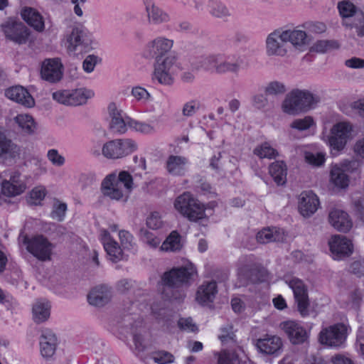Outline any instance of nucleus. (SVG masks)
<instances>
[{"mask_svg": "<svg viewBox=\"0 0 364 364\" xmlns=\"http://www.w3.org/2000/svg\"><path fill=\"white\" fill-rule=\"evenodd\" d=\"M196 274V268L191 263L173 267L163 274L161 277L162 301L153 303L150 307L156 320L165 323L172 320L175 314V311L171 308L172 301L183 300L185 297L183 292H179L176 289L189 285Z\"/></svg>", "mask_w": 364, "mask_h": 364, "instance_id": "nucleus-1", "label": "nucleus"}, {"mask_svg": "<svg viewBox=\"0 0 364 364\" xmlns=\"http://www.w3.org/2000/svg\"><path fill=\"white\" fill-rule=\"evenodd\" d=\"M172 46L173 41L164 38H158L154 40L144 52L145 58L156 59L154 79L157 80L161 84H172L173 82L172 75L181 70L176 64L175 55H168L162 60V58L166 55Z\"/></svg>", "mask_w": 364, "mask_h": 364, "instance_id": "nucleus-2", "label": "nucleus"}, {"mask_svg": "<svg viewBox=\"0 0 364 364\" xmlns=\"http://www.w3.org/2000/svg\"><path fill=\"white\" fill-rule=\"evenodd\" d=\"M132 186V176L127 171H121L118 175L113 172L106 176L102 181L101 191L112 200L127 201Z\"/></svg>", "mask_w": 364, "mask_h": 364, "instance_id": "nucleus-3", "label": "nucleus"}, {"mask_svg": "<svg viewBox=\"0 0 364 364\" xmlns=\"http://www.w3.org/2000/svg\"><path fill=\"white\" fill-rule=\"evenodd\" d=\"M174 208L191 222H197L205 218V205L188 191L183 193L175 199Z\"/></svg>", "mask_w": 364, "mask_h": 364, "instance_id": "nucleus-4", "label": "nucleus"}, {"mask_svg": "<svg viewBox=\"0 0 364 364\" xmlns=\"http://www.w3.org/2000/svg\"><path fill=\"white\" fill-rule=\"evenodd\" d=\"M318 101L319 97L309 91L294 90L287 95L282 109L285 113L296 114L313 108Z\"/></svg>", "mask_w": 364, "mask_h": 364, "instance_id": "nucleus-5", "label": "nucleus"}, {"mask_svg": "<svg viewBox=\"0 0 364 364\" xmlns=\"http://www.w3.org/2000/svg\"><path fill=\"white\" fill-rule=\"evenodd\" d=\"M350 331L351 328L348 325L336 323L322 328L318 340L321 344L332 348H343Z\"/></svg>", "mask_w": 364, "mask_h": 364, "instance_id": "nucleus-6", "label": "nucleus"}, {"mask_svg": "<svg viewBox=\"0 0 364 364\" xmlns=\"http://www.w3.org/2000/svg\"><path fill=\"white\" fill-rule=\"evenodd\" d=\"M353 127L349 122H339L333 125L328 136V142L332 151H342L351 138Z\"/></svg>", "mask_w": 364, "mask_h": 364, "instance_id": "nucleus-7", "label": "nucleus"}, {"mask_svg": "<svg viewBox=\"0 0 364 364\" xmlns=\"http://www.w3.org/2000/svg\"><path fill=\"white\" fill-rule=\"evenodd\" d=\"M28 252L41 261L50 259L52 245L48 240L42 235L28 237L26 235L23 240Z\"/></svg>", "mask_w": 364, "mask_h": 364, "instance_id": "nucleus-8", "label": "nucleus"}, {"mask_svg": "<svg viewBox=\"0 0 364 364\" xmlns=\"http://www.w3.org/2000/svg\"><path fill=\"white\" fill-rule=\"evenodd\" d=\"M94 96V92L87 89L73 90H58L53 93V98L58 102L68 105L78 106L86 103L87 100Z\"/></svg>", "mask_w": 364, "mask_h": 364, "instance_id": "nucleus-9", "label": "nucleus"}, {"mask_svg": "<svg viewBox=\"0 0 364 364\" xmlns=\"http://www.w3.org/2000/svg\"><path fill=\"white\" fill-rule=\"evenodd\" d=\"M136 148V144L132 139H116L103 146L102 154L109 159H119L132 154Z\"/></svg>", "mask_w": 364, "mask_h": 364, "instance_id": "nucleus-10", "label": "nucleus"}, {"mask_svg": "<svg viewBox=\"0 0 364 364\" xmlns=\"http://www.w3.org/2000/svg\"><path fill=\"white\" fill-rule=\"evenodd\" d=\"M90 43L89 33L82 26L74 27L66 38V47L69 53H80L86 51Z\"/></svg>", "mask_w": 364, "mask_h": 364, "instance_id": "nucleus-11", "label": "nucleus"}, {"mask_svg": "<svg viewBox=\"0 0 364 364\" xmlns=\"http://www.w3.org/2000/svg\"><path fill=\"white\" fill-rule=\"evenodd\" d=\"M6 38L16 44H26L31 36L30 30L21 22L9 20L1 25Z\"/></svg>", "mask_w": 364, "mask_h": 364, "instance_id": "nucleus-12", "label": "nucleus"}, {"mask_svg": "<svg viewBox=\"0 0 364 364\" xmlns=\"http://www.w3.org/2000/svg\"><path fill=\"white\" fill-rule=\"evenodd\" d=\"M216 55H210L203 58L199 62L200 65L194 67L195 69H203L206 71L216 73H225L228 72L236 73L240 68L238 62L231 63L230 62H222Z\"/></svg>", "mask_w": 364, "mask_h": 364, "instance_id": "nucleus-13", "label": "nucleus"}, {"mask_svg": "<svg viewBox=\"0 0 364 364\" xmlns=\"http://www.w3.org/2000/svg\"><path fill=\"white\" fill-rule=\"evenodd\" d=\"M279 327L294 345L303 344L309 338L306 329L300 323L295 321H283L280 323Z\"/></svg>", "mask_w": 364, "mask_h": 364, "instance_id": "nucleus-14", "label": "nucleus"}, {"mask_svg": "<svg viewBox=\"0 0 364 364\" xmlns=\"http://www.w3.org/2000/svg\"><path fill=\"white\" fill-rule=\"evenodd\" d=\"M330 251L334 259L341 260L349 257L353 252V245L346 236L335 235L328 242Z\"/></svg>", "mask_w": 364, "mask_h": 364, "instance_id": "nucleus-15", "label": "nucleus"}, {"mask_svg": "<svg viewBox=\"0 0 364 364\" xmlns=\"http://www.w3.org/2000/svg\"><path fill=\"white\" fill-rule=\"evenodd\" d=\"M256 347L264 355L277 356L282 350L283 342L277 336L266 335L257 340Z\"/></svg>", "mask_w": 364, "mask_h": 364, "instance_id": "nucleus-16", "label": "nucleus"}, {"mask_svg": "<svg viewBox=\"0 0 364 364\" xmlns=\"http://www.w3.org/2000/svg\"><path fill=\"white\" fill-rule=\"evenodd\" d=\"M63 68L59 58L46 59L41 66V77L50 82H58L63 77Z\"/></svg>", "mask_w": 364, "mask_h": 364, "instance_id": "nucleus-17", "label": "nucleus"}, {"mask_svg": "<svg viewBox=\"0 0 364 364\" xmlns=\"http://www.w3.org/2000/svg\"><path fill=\"white\" fill-rule=\"evenodd\" d=\"M218 291L216 282L205 281L197 289L196 300L200 306H210L213 304Z\"/></svg>", "mask_w": 364, "mask_h": 364, "instance_id": "nucleus-18", "label": "nucleus"}, {"mask_svg": "<svg viewBox=\"0 0 364 364\" xmlns=\"http://www.w3.org/2000/svg\"><path fill=\"white\" fill-rule=\"evenodd\" d=\"M318 196L311 191H303L299 196V210L304 217L314 214L319 206Z\"/></svg>", "mask_w": 364, "mask_h": 364, "instance_id": "nucleus-19", "label": "nucleus"}, {"mask_svg": "<svg viewBox=\"0 0 364 364\" xmlns=\"http://www.w3.org/2000/svg\"><path fill=\"white\" fill-rule=\"evenodd\" d=\"M100 242L111 261L117 262L122 259V250L118 242L111 237L108 230H102L101 231Z\"/></svg>", "mask_w": 364, "mask_h": 364, "instance_id": "nucleus-20", "label": "nucleus"}, {"mask_svg": "<svg viewBox=\"0 0 364 364\" xmlns=\"http://www.w3.org/2000/svg\"><path fill=\"white\" fill-rule=\"evenodd\" d=\"M5 95L9 99L26 107H31L35 104L33 97L28 91L22 86H14L6 89Z\"/></svg>", "mask_w": 364, "mask_h": 364, "instance_id": "nucleus-21", "label": "nucleus"}, {"mask_svg": "<svg viewBox=\"0 0 364 364\" xmlns=\"http://www.w3.org/2000/svg\"><path fill=\"white\" fill-rule=\"evenodd\" d=\"M329 223L338 231L347 232L352 228V222L348 214L339 210H331L328 216Z\"/></svg>", "mask_w": 364, "mask_h": 364, "instance_id": "nucleus-22", "label": "nucleus"}, {"mask_svg": "<svg viewBox=\"0 0 364 364\" xmlns=\"http://www.w3.org/2000/svg\"><path fill=\"white\" fill-rule=\"evenodd\" d=\"M111 299L110 289L105 285H100L92 289L87 295V301L90 305L102 306Z\"/></svg>", "mask_w": 364, "mask_h": 364, "instance_id": "nucleus-23", "label": "nucleus"}, {"mask_svg": "<svg viewBox=\"0 0 364 364\" xmlns=\"http://www.w3.org/2000/svg\"><path fill=\"white\" fill-rule=\"evenodd\" d=\"M22 18L34 30L41 32L45 28L43 16L35 9L24 7L21 12Z\"/></svg>", "mask_w": 364, "mask_h": 364, "instance_id": "nucleus-24", "label": "nucleus"}, {"mask_svg": "<svg viewBox=\"0 0 364 364\" xmlns=\"http://www.w3.org/2000/svg\"><path fill=\"white\" fill-rule=\"evenodd\" d=\"M281 32L275 31L270 33L267 38V52L269 55H276L284 56L287 50L285 42L279 37Z\"/></svg>", "mask_w": 364, "mask_h": 364, "instance_id": "nucleus-25", "label": "nucleus"}, {"mask_svg": "<svg viewBox=\"0 0 364 364\" xmlns=\"http://www.w3.org/2000/svg\"><path fill=\"white\" fill-rule=\"evenodd\" d=\"M57 338L49 329L43 331L40 338L41 353L44 358L51 357L55 351Z\"/></svg>", "mask_w": 364, "mask_h": 364, "instance_id": "nucleus-26", "label": "nucleus"}, {"mask_svg": "<svg viewBox=\"0 0 364 364\" xmlns=\"http://www.w3.org/2000/svg\"><path fill=\"white\" fill-rule=\"evenodd\" d=\"M187 158L181 156L170 155L166 162V168L173 176H181L186 172Z\"/></svg>", "mask_w": 364, "mask_h": 364, "instance_id": "nucleus-27", "label": "nucleus"}, {"mask_svg": "<svg viewBox=\"0 0 364 364\" xmlns=\"http://www.w3.org/2000/svg\"><path fill=\"white\" fill-rule=\"evenodd\" d=\"M269 173L278 186L286 183L287 166L284 161H276L272 163L269 166Z\"/></svg>", "mask_w": 364, "mask_h": 364, "instance_id": "nucleus-28", "label": "nucleus"}, {"mask_svg": "<svg viewBox=\"0 0 364 364\" xmlns=\"http://www.w3.org/2000/svg\"><path fill=\"white\" fill-rule=\"evenodd\" d=\"M108 110L112 118L110 129L116 132L124 133L127 131L126 123L122 117L121 112L117 109L115 103H110L108 106Z\"/></svg>", "mask_w": 364, "mask_h": 364, "instance_id": "nucleus-29", "label": "nucleus"}, {"mask_svg": "<svg viewBox=\"0 0 364 364\" xmlns=\"http://www.w3.org/2000/svg\"><path fill=\"white\" fill-rule=\"evenodd\" d=\"M257 241L261 244H267L272 242L280 241L283 239V234L280 229L272 228H264L257 233Z\"/></svg>", "mask_w": 364, "mask_h": 364, "instance_id": "nucleus-30", "label": "nucleus"}, {"mask_svg": "<svg viewBox=\"0 0 364 364\" xmlns=\"http://www.w3.org/2000/svg\"><path fill=\"white\" fill-rule=\"evenodd\" d=\"M331 183L336 187L346 188L349 184L348 175L344 171L339 164L332 166L330 172Z\"/></svg>", "mask_w": 364, "mask_h": 364, "instance_id": "nucleus-31", "label": "nucleus"}, {"mask_svg": "<svg viewBox=\"0 0 364 364\" xmlns=\"http://www.w3.org/2000/svg\"><path fill=\"white\" fill-rule=\"evenodd\" d=\"M282 41L290 42L294 46L304 45L306 40V33L301 30H287L281 33L279 36Z\"/></svg>", "mask_w": 364, "mask_h": 364, "instance_id": "nucleus-32", "label": "nucleus"}, {"mask_svg": "<svg viewBox=\"0 0 364 364\" xmlns=\"http://www.w3.org/2000/svg\"><path fill=\"white\" fill-rule=\"evenodd\" d=\"M144 3L150 21L154 23H160L168 20V14L156 7L152 0H144Z\"/></svg>", "mask_w": 364, "mask_h": 364, "instance_id": "nucleus-33", "label": "nucleus"}, {"mask_svg": "<svg viewBox=\"0 0 364 364\" xmlns=\"http://www.w3.org/2000/svg\"><path fill=\"white\" fill-rule=\"evenodd\" d=\"M19 151L17 145L8 139L4 133L0 132V158L5 156L14 158L19 154Z\"/></svg>", "mask_w": 364, "mask_h": 364, "instance_id": "nucleus-34", "label": "nucleus"}, {"mask_svg": "<svg viewBox=\"0 0 364 364\" xmlns=\"http://www.w3.org/2000/svg\"><path fill=\"white\" fill-rule=\"evenodd\" d=\"M50 305L48 301H38L33 306V317L36 323L46 321L50 316Z\"/></svg>", "mask_w": 364, "mask_h": 364, "instance_id": "nucleus-35", "label": "nucleus"}, {"mask_svg": "<svg viewBox=\"0 0 364 364\" xmlns=\"http://www.w3.org/2000/svg\"><path fill=\"white\" fill-rule=\"evenodd\" d=\"M181 235L176 230H173L160 247L162 251H178L182 247Z\"/></svg>", "mask_w": 364, "mask_h": 364, "instance_id": "nucleus-36", "label": "nucleus"}, {"mask_svg": "<svg viewBox=\"0 0 364 364\" xmlns=\"http://www.w3.org/2000/svg\"><path fill=\"white\" fill-rule=\"evenodd\" d=\"M14 119L18 127L21 129L22 132L29 134L33 133L36 129V123L31 115L19 114Z\"/></svg>", "mask_w": 364, "mask_h": 364, "instance_id": "nucleus-37", "label": "nucleus"}, {"mask_svg": "<svg viewBox=\"0 0 364 364\" xmlns=\"http://www.w3.org/2000/svg\"><path fill=\"white\" fill-rule=\"evenodd\" d=\"M68 206L65 203L60 202L58 199H55L50 216L53 220L62 222L65 218Z\"/></svg>", "mask_w": 364, "mask_h": 364, "instance_id": "nucleus-38", "label": "nucleus"}, {"mask_svg": "<svg viewBox=\"0 0 364 364\" xmlns=\"http://www.w3.org/2000/svg\"><path fill=\"white\" fill-rule=\"evenodd\" d=\"M254 154L260 159H274L278 155L277 151L267 142H264L254 149Z\"/></svg>", "mask_w": 364, "mask_h": 364, "instance_id": "nucleus-39", "label": "nucleus"}, {"mask_svg": "<svg viewBox=\"0 0 364 364\" xmlns=\"http://www.w3.org/2000/svg\"><path fill=\"white\" fill-rule=\"evenodd\" d=\"M23 186H16L8 180L1 182V193L7 197H14L23 193Z\"/></svg>", "mask_w": 364, "mask_h": 364, "instance_id": "nucleus-40", "label": "nucleus"}, {"mask_svg": "<svg viewBox=\"0 0 364 364\" xmlns=\"http://www.w3.org/2000/svg\"><path fill=\"white\" fill-rule=\"evenodd\" d=\"M338 48L339 43L336 41H318L311 47V50L323 53Z\"/></svg>", "mask_w": 364, "mask_h": 364, "instance_id": "nucleus-41", "label": "nucleus"}, {"mask_svg": "<svg viewBox=\"0 0 364 364\" xmlns=\"http://www.w3.org/2000/svg\"><path fill=\"white\" fill-rule=\"evenodd\" d=\"M289 286L293 290L294 299L309 296L307 289L301 280L293 279L290 281Z\"/></svg>", "mask_w": 364, "mask_h": 364, "instance_id": "nucleus-42", "label": "nucleus"}, {"mask_svg": "<svg viewBox=\"0 0 364 364\" xmlns=\"http://www.w3.org/2000/svg\"><path fill=\"white\" fill-rule=\"evenodd\" d=\"M47 194L46 189L43 186L34 187L29 193L31 203L36 205H41Z\"/></svg>", "mask_w": 364, "mask_h": 364, "instance_id": "nucleus-43", "label": "nucleus"}, {"mask_svg": "<svg viewBox=\"0 0 364 364\" xmlns=\"http://www.w3.org/2000/svg\"><path fill=\"white\" fill-rule=\"evenodd\" d=\"M314 124V121L312 117L306 116L303 119H296L294 120L290 127L292 129H297L299 131H305L309 129Z\"/></svg>", "mask_w": 364, "mask_h": 364, "instance_id": "nucleus-44", "label": "nucleus"}, {"mask_svg": "<svg viewBox=\"0 0 364 364\" xmlns=\"http://www.w3.org/2000/svg\"><path fill=\"white\" fill-rule=\"evenodd\" d=\"M338 9L343 18L353 16L356 11L354 4L348 1H343L338 3Z\"/></svg>", "mask_w": 364, "mask_h": 364, "instance_id": "nucleus-45", "label": "nucleus"}, {"mask_svg": "<svg viewBox=\"0 0 364 364\" xmlns=\"http://www.w3.org/2000/svg\"><path fill=\"white\" fill-rule=\"evenodd\" d=\"M267 278V270L260 266H255L251 269L250 279L255 283H261Z\"/></svg>", "mask_w": 364, "mask_h": 364, "instance_id": "nucleus-46", "label": "nucleus"}, {"mask_svg": "<svg viewBox=\"0 0 364 364\" xmlns=\"http://www.w3.org/2000/svg\"><path fill=\"white\" fill-rule=\"evenodd\" d=\"M208 6L210 8V12L213 16L216 17H223L228 14L227 8L223 6L220 2L217 1L211 0L209 1Z\"/></svg>", "mask_w": 364, "mask_h": 364, "instance_id": "nucleus-47", "label": "nucleus"}, {"mask_svg": "<svg viewBox=\"0 0 364 364\" xmlns=\"http://www.w3.org/2000/svg\"><path fill=\"white\" fill-rule=\"evenodd\" d=\"M152 359L158 364H168L173 361V355L165 350H159L153 353Z\"/></svg>", "mask_w": 364, "mask_h": 364, "instance_id": "nucleus-48", "label": "nucleus"}, {"mask_svg": "<svg viewBox=\"0 0 364 364\" xmlns=\"http://www.w3.org/2000/svg\"><path fill=\"white\" fill-rule=\"evenodd\" d=\"M346 174L360 173V163L358 161H344L339 164Z\"/></svg>", "mask_w": 364, "mask_h": 364, "instance_id": "nucleus-49", "label": "nucleus"}, {"mask_svg": "<svg viewBox=\"0 0 364 364\" xmlns=\"http://www.w3.org/2000/svg\"><path fill=\"white\" fill-rule=\"evenodd\" d=\"M128 124L130 127L143 134H150L154 131V129L151 125L145 122L130 119L128 122Z\"/></svg>", "mask_w": 364, "mask_h": 364, "instance_id": "nucleus-50", "label": "nucleus"}, {"mask_svg": "<svg viewBox=\"0 0 364 364\" xmlns=\"http://www.w3.org/2000/svg\"><path fill=\"white\" fill-rule=\"evenodd\" d=\"M306 161L314 166H320L325 163L326 158L323 153L316 154L306 153L305 155Z\"/></svg>", "mask_w": 364, "mask_h": 364, "instance_id": "nucleus-51", "label": "nucleus"}, {"mask_svg": "<svg viewBox=\"0 0 364 364\" xmlns=\"http://www.w3.org/2000/svg\"><path fill=\"white\" fill-rule=\"evenodd\" d=\"M163 221L159 212H152L146 218V225L153 230H158L161 228Z\"/></svg>", "mask_w": 364, "mask_h": 364, "instance_id": "nucleus-52", "label": "nucleus"}, {"mask_svg": "<svg viewBox=\"0 0 364 364\" xmlns=\"http://www.w3.org/2000/svg\"><path fill=\"white\" fill-rule=\"evenodd\" d=\"M285 91V86L282 83L277 81L270 82L265 88V94L267 95L283 94Z\"/></svg>", "mask_w": 364, "mask_h": 364, "instance_id": "nucleus-53", "label": "nucleus"}, {"mask_svg": "<svg viewBox=\"0 0 364 364\" xmlns=\"http://www.w3.org/2000/svg\"><path fill=\"white\" fill-rule=\"evenodd\" d=\"M178 326L182 331L195 333L198 331V326L193 322L191 318H181L178 321Z\"/></svg>", "mask_w": 364, "mask_h": 364, "instance_id": "nucleus-54", "label": "nucleus"}, {"mask_svg": "<svg viewBox=\"0 0 364 364\" xmlns=\"http://www.w3.org/2000/svg\"><path fill=\"white\" fill-rule=\"evenodd\" d=\"M237 355L227 350H223L218 353V364H235Z\"/></svg>", "mask_w": 364, "mask_h": 364, "instance_id": "nucleus-55", "label": "nucleus"}, {"mask_svg": "<svg viewBox=\"0 0 364 364\" xmlns=\"http://www.w3.org/2000/svg\"><path fill=\"white\" fill-rule=\"evenodd\" d=\"M297 305V310L302 317L309 315V296L295 299Z\"/></svg>", "mask_w": 364, "mask_h": 364, "instance_id": "nucleus-56", "label": "nucleus"}, {"mask_svg": "<svg viewBox=\"0 0 364 364\" xmlns=\"http://www.w3.org/2000/svg\"><path fill=\"white\" fill-rule=\"evenodd\" d=\"M132 95L137 101H146L151 97L149 92L140 86L134 87L132 90Z\"/></svg>", "mask_w": 364, "mask_h": 364, "instance_id": "nucleus-57", "label": "nucleus"}, {"mask_svg": "<svg viewBox=\"0 0 364 364\" xmlns=\"http://www.w3.org/2000/svg\"><path fill=\"white\" fill-rule=\"evenodd\" d=\"M350 272L358 277H364V260H356L352 262Z\"/></svg>", "mask_w": 364, "mask_h": 364, "instance_id": "nucleus-58", "label": "nucleus"}, {"mask_svg": "<svg viewBox=\"0 0 364 364\" xmlns=\"http://www.w3.org/2000/svg\"><path fill=\"white\" fill-rule=\"evenodd\" d=\"M144 240L151 247L156 248L159 246L161 240L154 233L146 230L143 234Z\"/></svg>", "mask_w": 364, "mask_h": 364, "instance_id": "nucleus-59", "label": "nucleus"}, {"mask_svg": "<svg viewBox=\"0 0 364 364\" xmlns=\"http://www.w3.org/2000/svg\"><path fill=\"white\" fill-rule=\"evenodd\" d=\"M97 62V57L94 55H89L82 63L83 70L90 73L92 72Z\"/></svg>", "mask_w": 364, "mask_h": 364, "instance_id": "nucleus-60", "label": "nucleus"}, {"mask_svg": "<svg viewBox=\"0 0 364 364\" xmlns=\"http://www.w3.org/2000/svg\"><path fill=\"white\" fill-rule=\"evenodd\" d=\"M48 158L53 165L62 166L65 163V159L60 155L56 149H50L48 151Z\"/></svg>", "mask_w": 364, "mask_h": 364, "instance_id": "nucleus-61", "label": "nucleus"}, {"mask_svg": "<svg viewBox=\"0 0 364 364\" xmlns=\"http://www.w3.org/2000/svg\"><path fill=\"white\" fill-rule=\"evenodd\" d=\"M199 107V102L196 100L190 101L186 103L183 108V114L185 116L191 117L193 115L196 110Z\"/></svg>", "mask_w": 364, "mask_h": 364, "instance_id": "nucleus-62", "label": "nucleus"}, {"mask_svg": "<svg viewBox=\"0 0 364 364\" xmlns=\"http://www.w3.org/2000/svg\"><path fill=\"white\" fill-rule=\"evenodd\" d=\"M119 237L122 245L124 248H128L129 246H131L133 236L129 232L126 230L119 231Z\"/></svg>", "mask_w": 364, "mask_h": 364, "instance_id": "nucleus-63", "label": "nucleus"}, {"mask_svg": "<svg viewBox=\"0 0 364 364\" xmlns=\"http://www.w3.org/2000/svg\"><path fill=\"white\" fill-rule=\"evenodd\" d=\"M16 186L21 185L23 186V191H25L26 189V182L21 178V174L19 171H14L10 175V178L8 180Z\"/></svg>", "mask_w": 364, "mask_h": 364, "instance_id": "nucleus-64", "label": "nucleus"}]
</instances>
